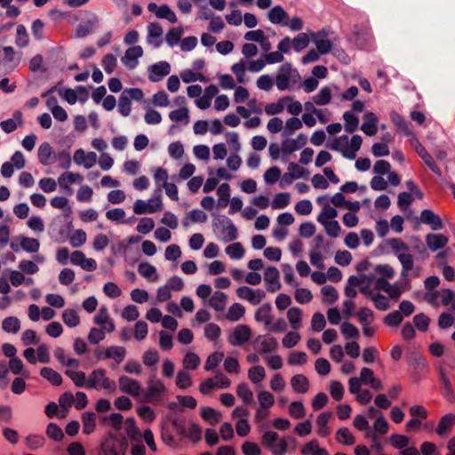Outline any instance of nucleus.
I'll list each match as a JSON object with an SVG mask.
<instances>
[{
    "mask_svg": "<svg viewBox=\"0 0 455 455\" xmlns=\"http://www.w3.org/2000/svg\"><path fill=\"white\" fill-rule=\"evenodd\" d=\"M87 388L104 390L107 393H114L116 390V383L108 377L107 371L103 368L93 370L88 376Z\"/></svg>",
    "mask_w": 455,
    "mask_h": 455,
    "instance_id": "nucleus-3",
    "label": "nucleus"
},
{
    "mask_svg": "<svg viewBox=\"0 0 455 455\" xmlns=\"http://www.w3.org/2000/svg\"><path fill=\"white\" fill-rule=\"evenodd\" d=\"M268 20L273 24L284 25L288 20V14L280 5L274 6L267 13Z\"/></svg>",
    "mask_w": 455,
    "mask_h": 455,
    "instance_id": "nucleus-42",
    "label": "nucleus"
},
{
    "mask_svg": "<svg viewBox=\"0 0 455 455\" xmlns=\"http://www.w3.org/2000/svg\"><path fill=\"white\" fill-rule=\"evenodd\" d=\"M148 10L153 12L156 18L166 20L170 23H176L178 21L176 13L168 4L157 5L156 3H149L148 4Z\"/></svg>",
    "mask_w": 455,
    "mask_h": 455,
    "instance_id": "nucleus-16",
    "label": "nucleus"
},
{
    "mask_svg": "<svg viewBox=\"0 0 455 455\" xmlns=\"http://www.w3.org/2000/svg\"><path fill=\"white\" fill-rule=\"evenodd\" d=\"M212 226L217 238L224 243L233 242L238 237L237 228L226 216H219L213 221Z\"/></svg>",
    "mask_w": 455,
    "mask_h": 455,
    "instance_id": "nucleus-4",
    "label": "nucleus"
},
{
    "mask_svg": "<svg viewBox=\"0 0 455 455\" xmlns=\"http://www.w3.org/2000/svg\"><path fill=\"white\" fill-rule=\"evenodd\" d=\"M20 245L23 251L30 253L37 252L40 248V243L37 239L28 236L20 237Z\"/></svg>",
    "mask_w": 455,
    "mask_h": 455,
    "instance_id": "nucleus-54",
    "label": "nucleus"
},
{
    "mask_svg": "<svg viewBox=\"0 0 455 455\" xmlns=\"http://www.w3.org/2000/svg\"><path fill=\"white\" fill-rule=\"evenodd\" d=\"M8 370L15 375H20L25 379L29 378V371L24 368L22 361L18 357L10 359Z\"/></svg>",
    "mask_w": 455,
    "mask_h": 455,
    "instance_id": "nucleus-58",
    "label": "nucleus"
},
{
    "mask_svg": "<svg viewBox=\"0 0 455 455\" xmlns=\"http://www.w3.org/2000/svg\"><path fill=\"white\" fill-rule=\"evenodd\" d=\"M362 142L360 135H353L350 140L348 136L341 135L329 142L327 147L331 150L339 151L345 158L353 160L361 148Z\"/></svg>",
    "mask_w": 455,
    "mask_h": 455,
    "instance_id": "nucleus-1",
    "label": "nucleus"
},
{
    "mask_svg": "<svg viewBox=\"0 0 455 455\" xmlns=\"http://www.w3.org/2000/svg\"><path fill=\"white\" fill-rule=\"evenodd\" d=\"M125 448L124 440L108 435L102 441L98 455H124Z\"/></svg>",
    "mask_w": 455,
    "mask_h": 455,
    "instance_id": "nucleus-7",
    "label": "nucleus"
},
{
    "mask_svg": "<svg viewBox=\"0 0 455 455\" xmlns=\"http://www.w3.org/2000/svg\"><path fill=\"white\" fill-rule=\"evenodd\" d=\"M255 348L261 354H269L278 349L277 339L268 334L259 335L254 341Z\"/></svg>",
    "mask_w": 455,
    "mask_h": 455,
    "instance_id": "nucleus-14",
    "label": "nucleus"
},
{
    "mask_svg": "<svg viewBox=\"0 0 455 455\" xmlns=\"http://www.w3.org/2000/svg\"><path fill=\"white\" fill-rule=\"evenodd\" d=\"M244 313L245 307L242 304L234 303L228 308L226 317L231 322H237L244 315Z\"/></svg>",
    "mask_w": 455,
    "mask_h": 455,
    "instance_id": "nucleus-63",
    "label": "nucleus"
},
{
    "mask_svg": "<svg viewBox=\"0 0 455 455\" xmlns=\"http://www.w3.org/2000/svg\"><path fill=\"white\" fill-rule=\"evenodd\" d=\"M139 274L149 282H156L159 279L156 267L148 262H141L138 266Z\"/></svg>",
    "mask_w": 455,
    "mask_h": 455,
    "instance_id": "nucleus-38",
    "label": "nucleus"
},
{
    "mask_svg": "<svg viewBox=\"0 0 455 455\" xmlns=\"http://www.w3.org/2000/svg\"><path fill=\"white\" fill-rule=\"evenodd\" d=\"M83 433L91 435L96 429L97 416L92 411H85L81 415Z\"/></svg>",
    "mask_w": 455,
    "mask_h": 455,
    "instance_id": "nucleus-37",
    "label": "nucleus"
},
{
    "mask_svg": "<svg viewBox=\"0 0 455 455\" xmlns=\"http://www.w3.org/2000/svg\"><path fill=\"white\" fill-rule=\"evenodd\" d=\"M83 180L84 178L80 173L66 172L59 176L58 184L62 190L71 193L72 189L70 185L74 183H81Z\"/></svg>",
    "mask_w": 455,
    "mask_h": 455,
    "instance_id": "nucleus-26",
    "label": "nucleus"
},
{
    "mask_svg": "<svg viewBox=\"0 0 455 455\" xmlns=\"http://www.w3.org/2000/svg\"><path fill=\"white\" fill-rule=\"evenodd\" d=\"M231 385V380L222 372H218L214 377L208 378L199 385V391L203 395H208L212 390L218 388H228Z\"/></svg>",
    "mask_w": 455,
    "mask_h": 455,
    "instance_id": "nucleus-9",
    "label": "nucleus"
},
{
    "mask_svg": "<svg viewBox=\"0 0 455 455\" xmlns=\"http://www.w3.org/2000/svg\"><path fill=\"white\" fill-rule=\"evenodd\" d=\"M410 288L409 281L405 280L404 282H396L394 284H390V288H388L387 293L389 298L392 299H398L401 294Z\"/></svg>",
    "mask_w": 455,
    "mask_h": 455,
    "instance_id": "nucleus-56",
    "label": "nucleus"
},
{
    "mask_svg": "<svg viewBox=\"0 0 455 455\" xmlns=\"http://www.w3.org/2000/svg\"><path fill=\"white\" fill-rule=\"evenodd\" d=\"M164 29L158 22H149L147 25V43L154 48H159L163 44Z\"/></svg>",
    "mask_w": 455,
    "mask_h": 455,
    "instance_id": "nucleus-13",
    "label": "nucleus"
},
{
    "mask_svg": "<svg viewBox=\"0 0 455 455\" xmlns=\"http://www.w3.org/2000/svg\"><path fill=\"white\" fill-rule=\"evenodd\" d=\"M246 66L244 64V60H240L238 62L235 63L231 67V71L235 76V79L239 84H244L248 81L246 77Z\"/></svg>",
    "mask_w": 455,
    "mask_h": 455,
    "instance_id": "nucleus-60",
    "label": "nucleus"
},
{
    "mask_svg": "<svg viewBox=\"0 0 455 455\" xmlns=\"http://www.w3.org/2000/svg\"><path fill=\"white\" fill-rule=\"evenodd\" d=\"M316 202L323 205V209L317 216V221L319 223H324L328 220H334L338 215V212L328 204L327 196H319L317 197Z\"/></svg>",
    "mask_w": 455,
    "mask_h": 455,
    "instance_id": "nucleus-23",
    "label": "nucleus"
},
{
    "mask_svg": "<svg viewBox=\"0 0 455 455\" xmlns=\"http://www.w3.org/2000/svg\"><path fill=\"white\" fill-rule=\"evenodd\" d=\"M291 386L294 392L305 394L309 389V381L305 375L296 374L291 379Z\"/></svg>",
    "mask_w": 455,
    "mask_h": 455,
    "instance_id": "nucleus-39",
    "label": "nucleus"
},
{
    "mask_svg": "<svg viewBox=\"0 0 455 455\" xmlns=\"http://www.w3.org/2000/svg\"><path fill=\"white\" fill-rule=\"evenodd\" d=\"M93 323L100 326V328L105 329L108 333L113 332L116 329V325L106 307L100 308L98 314L93 317Z\"/></svg>",
    "mask_w": 455,
    "mask_h": 455,
    "instance_id": "nucleus-22",
    "label": "nucleus"
},
{
    "mask_svg": "<svg viewBox=\"0 0 455 455\" xmlns=\"http://www.w3.org/2000/svg\"><path fill=\"white\" fill-rule=\"evenodd\" d=\"M23 123L22 113L19 110L15 111L12 115V118L4 120L0 123L2 130L6 133L14 132L19 125Z\"/></svg>",
    "mask_w": 455,
    "mask_h": 455,
    "instance_id": "nucleus-36",
    "label": "nucleus"
},
{
    "mask_svg": "<svg viewBox=\"0 0 455 455\" xmlns=\"http://www.w3.org/2000/svg\"><path fill=\"white\" fill-rule=\"evenodd\" d=\"M118 386L121 392L133 397H139L143 393L140 383L128 376L122 375L118 379Z\"/></svg>",
    "mask_w": 455,
    "mask_h": 455,
    "instance_id": "nucleus-12",
    "label": "nucleus"
},
{
    "mask_svg": "<svg viewBox=\"0 0 455 455\" xmlns=\"http://www.w3.org/2000/svg\"><path fill=\"white\" fill-rule=\"evenodd\" d=\"M378 118L372 112H367L363 116V123L361 130L368 136H373L378 132Z\"/></svg>",
    "mask_w": 455,
    "mask_h": 455,
    "instance_id": "nucleus-32",
    "label": "nucleus"
},
{
    "mask_svg": "<svg viewBox=\"0 0 455 455\" xmlns=\"http://www.w3.org/2000/svg\"><path fill=\"white\" fill-rule=\"evenodd\" d=\"M420 220L422 223L429 225L433 230H439L443 227L441 218L431 210H423L420 214Z\"/></svg>",
    "mask_w": 455,
    "mask_h": 455,
    "instance_id": "nucleus-31",
    "label": "nucleus"
},
{
    "mask_svg": "<svg viewBox=\"0 0 455 455\" xmlns=\"http://www.w3.org/2000/svg\"><path fill=\"white\" fill-rule=\"evenodd\" d=\"M225 252L230 259L237 260L244 257L245 250L240 242H235L228 245Z\"/></svg>",
    "mask_w": 455,
    "mask_h": 455,
    "instance_id": "nucleus-53",
    "label": "nucleus"
},
{
    "mask_svg": "<svg viewBox=\"0 0 455 455\" xmlns=\"http://www.w3.org/2000/svg\"><path fill=\"white\" fill-rule=\"evenodd\" d=\"M207 220V215L202 210H192L188 212L184 218L182 224L184 227H188L192 223H204Z\"/></svg>",
    "mask_w": 455,
    "mask_h": 455,
    "instance_id": "nucleus-45",
    "label": "nucleus"
},
{
    "mask_svg": "<svg viewBox=\"0 0 455 455\" xmlns=\"http://www.w3.org/2000/svg\"><path fill=\"white\" fill-rule=\"evenodd\" d=\"M345 131L348 133L355 132L359 125V118L351 111L343 115Z\"/></svg>",
    "mask_w": 455,
    "mask_h": 455,
    "instance_id": "nucleus-57",
    "label": "nucleus"
},
{
    "mask_svg": "<svg viewBox=\"0 0 455 455\" xmlns=\"http://www.w3.org/2000/svg\"><path fill=\"white\" fill-rule=\"evenodd\" d=\"M287 318L293 330H299L301 327L302 311L299 307H292L289 308Z\"/></svg>",
    "mask_w": 455,
    "mask_h": 455,
    "instance_id": "nucleus-50",
    "label": "nucleus"
},
{
    "mask_svg": "<svg viewBox=\"0 0 455 455\" xmlns=\"http://www.w3.org/2000/svg\"><path fill=\"white\" fill-rule=\"evenodd\" d=\"M287 100H290V96L280 98L277 101L267 104L264 111L268 116H275L280 114L285 108Z\"/></svg>",
    "mask_w": 455,
    "mask_h": 455,
    "instance_id": "nucleus-46",
    "label": "nucleus"
},
{
    "mask_svg": "<svg viewBox=\"0 0 455 455\" xmlns=\"http://www.w3.org/2000/svg\"><path fill=\"white\" fill-rule=\"evenodd\" d=\"M93 323L100 326V328L105 329L108 333L113 332L116 329V325L106 307L100 308L98 314L93 317Z\"/></svg>",
    "mask_w": 455,
    "mask_h": 455,
    "instance_id": "nucleus-21",
    "label": "nucleus"
},
{
    "mask_svg": "<svg viewBox=\"0 0 455 455\" xmlns=\"http://www.w3.org/2000/svg\"><path fill=\"white\" fill-rule=\"evenodd\" d=\"M201 363V359L197 354L195 352H188L185 354L183 360H182V365L184 370L187 371H195L196 370Z\"/></svg>",
    "mask_w": 455,
    "mask_h": 455,
    "instance_id": "nucleus-49",
    "label": "nucleus"
},
{
    "mask_svg": "<svg viewBox=\"0 0 455 455\" xmlns=\"http://www.w3.org/2000/svg\"><path fill=\"white\" fill-rule=\"evenodd\" d=\"M61 318L64 323L69 328H75L80 324V316L75 309H65L62 312Z\"/></svg>",
    "mask_w": 455,
    "mask_h": 455,
    "instance_id": "nucleus-51",
    "label": "nucleus"
},
{
    "mask_svg": "<svg viewBox=\"0 0 455 455\" xmlns=\"http://www.w3.org/2000/svg\"><path fill=\"white\" fill-rule=\"evenodd\" d=\"M65 373L71 379L76 387L87 388L88 378H86L84 372L72 369H67Z\"/></svg>",
    "mask_w": 455,
    "mask_h": 455,
    "instance_id": "nucleus-52",
    "label": "nucleus"
},
{
    "mask_svg": "<svg viewBox=\"0 0 455 455\" xmlns=\"http://www.w3.org/2000/svg\"><path fill=\"white\" fill-rule=\"evenodd\" d=\"M387 245L395 253L402 265L401 276L403 279H407L414 267L411 254L405 253V251L409 249L408 245L400 238H391L387 240Z\"/></svg>",
    "mask_w": 455,
    "mask_h": 455,
    "instance_id": "nucleus-2",
    "label": "nucleus"
},
{
    "mask_svg": "<svg viewBox=\"0 0 455 455\" xmlns=\"http://www.w3.org/2000/svg\"><path fill=\"white\" fill-rule=\"evenodd\" d=\"M201 417L212 426L217 425L222 419L220 411L208 406L201 408Z\"/></svg>",
    "mask_w": 455,
    "mask_h": 455,
    "instance_id": "nucleus-43",
    "label": "nucleus"
},
{
    "mask_svg": "<svg viewBox=\"0 0 455 455\" xmlns=\"http://www.w3.org/2000/svg\"><path fill=\"white\" fill-rule=\"evenodd\" d=\"M2 329L7 333L16 334L20 329V321L16 316L5 317L2 322Z\"/></svg>",
    "mask_w": 455,
    "mask_h": 455,
    "instance_id": "nucleus-59",
    "label": "nucleus"
},
{
    "mask_svg": "<svg viewBox=\"0 0 455 455\" xmlns=\"http://www.w3.org/2000/svg\"><path fill=\"white\" fill-rule=\"evenodd\" d=\"M53 151L49 142H43L38 147L37 157L41 164L46 166L50 165V155Z\"/></svg>",
    "mask_w": 455,
    "mask_h": 455,
    "instance_id": "nucleus-55",
    "label": "nucleus"
},
{
    "mask_svg": "<svg viewBox=\"0 0 455 455\" xmlns=\"http://www.w3.org/2000/svg\"><path fill=\"white\" fill-rule=\"evenodd\" d=\"M73 160L77 165H83L85 169H90L97 162V154L92 151L85 152L79 148L75 151Z\"/></svg>",
    "mask_w": 455,
    "mask_h": 455,
    "instance_id": "nucleus-20",
    "label": "nucleus"
},
{
    "mask_svg": "<svg viewBox=\"0 0 455 455\" xmlns=\"http://www.w3.org/2000/svg\"><path fill=\"white\" fill-rule=\"evenodd\" d=\"M307 136L300 133L295 139L284 140L282 143V152L286 154H291L307 143Z\"/></svg>",
    "mask_w": 455,
    "mask_h": 455,
    "instance_id": "nucleus-27",
    "label": "nucleus"
},
{
    "mask_svg": "<svg viewBox=\"0 0 455 455\" xmlns=\"http://www.w3.org/2000/svg\"><path fill=\"white\" fill-rule=\"evenodd\" d=\"M251 336V331L245 324L237 325L228 337V342L233 346H239L247 342Z\"/></svg>",
    "mask_w": 455,
    "mask_h": 455,
    "instance_id": "nucleus-19",
    "label": "nucleus"
},
{
    "mask_svg": "<svg viewBox=\"0 0 455 455\" xmlns=\"http://www.w3.org/2000/svg\"><path fill=\"white\" fill-rule=\"evenodd\" d=\"M236 295L241 299L246 300L251 305H259L266 298V292L264 290L252 289L248 286H241L237 288Z\"/></svg>",
    "mask_w": 455,
    "mask_h": 455,
    "instance_id": "nucleus-11",
    "label": "nucleus"
},
{
    "mask_svg": "<svg viewBox=\"0 0 455 455\" xmlns=\"http://www.w3.org/2000/svg\"><path fill=\"white\" fill-rule=\"evenodd\" d=\"M227 295L222 291H215L209 299V305L218 312L223 311L227 305Z\"/></svg>",
    "mask_w": 455,
    "mask_h": 455,
    "instance_id": "nucleus-48",
    "label": "nucleus"
},
{
    "mask_svg": "<svg viewBox=\"0 0 455 455\" xmlns=\"http://www.w3.org/2000/svg\"><path fill=\"white\" fill-rule=\"evenodd\" d=\"M266 289L269 292H275L281 289L280 274L276 267H267L264 272Z\"/></svg>",
    "mask_w": 455,
    "mask_h": 455,
    "instance_id": "nucleus-17",
    "label": "nucleus"
},
{
    "mask_svg": "<svg viewBox=\"0 0 455 455\" xmlns=\"http://www.w3.org/2000/svg\"><path fill=\"white\" fill-rule=\"evenodd\" d=\"M108 359L114 360L117 364L121 363L126 356V349L121 346L108 347Z\"/></svg>",
    "mask_w": 455,
    "mask_h": 455,
    "instance_id": "nucleus-61",
    "label": "nucleus"
},
{
    "mask_svg": "<svg viewBox=\"0 0 455 455\" xmlns=\"http://www.w3.org/2000/svg\"><path fill=\"white\" fill-rule=\"evenodd\" d=\"M299 78V72L292 68L291 63L286 62L279 67L275 78V84L277 89L283 92L295 84Z\"/></svg>",
    "mask_w": 455,
    "mask_h": 455,
    "instance_id": "nucleus-6",
    "label": "nucleus"
},
{
    "mask_svg": "<svg viewBox=\"0 0 455 455\" xmlns=\"http://www.w3.org/2000/svg\"><path fill=\"white\" fill-rule=\"evenodd\" d=\"M302 455H329L325 448L320 446L318 440L312 439L300 448Z\"/></svg>",
    "mask_w": 455,
    "mask_h": 455,
    "instance_id": "nucleus-35",
    "label": "nucleus"
},
{
    "mask_svg": "<svg viewBox=\"0 0 455 455\" xmlns=\"http://www.w3.org/2000/svg\"><path fill=\"white\" fill-rule=\"evenodd\" d=\"M169 118L174 123H180L183 125H188L190 121L189 110L187 107H182L170 112Z\"/></svg>",
    "mask_w": 455,
    "mask_h": 455,
    "instance_id": "nucleus-47",
    "label": "nucleus"
},
{
    "mask_svg": "<svg viewBox=\"0 0 455 455\" xmlns=\"http://www.w3.org/2000/svg\"><path fill=\"white\" fill-rule=\"evenodd\" d=\"M143 55V49L140 45L131 46L121 58V61L129 70L134 69L139 65V59Z\"/></svg>",
    "mask_w": 455,
    "mask_h": 455,
    "instance_id": "nucleus-15",
    "label": "nucleus"
},
{
    "mask_svg": "<svg viewBox=\"0 0 455 455\" xmlns=\"http://www.w3.org/2000/svg\"><path fill=\"white\" fill-rule=\"evenodd\" d=\"M261 444L273 455H284L288 451V440L274 430H266L261 435Z\"/></svg>",
    "mask_w": 455,
    "mask_h": 455,
    "instance_id": "nucleus-5",
    "label": "nucleus"
},
{
    "mask_svg": "<svg viewBox=\"0 0 455 455\" xmlns=\"http://www.w3.org/2000/svg\"><path fill=\"white\" fill-rule=\"evenodd\" d=\"M166 391L165 386L162 380L155 377L148 381V387L144 393V400L148 403L160 401Z\"/></svg>",
    "mask_w": 455,
    "mask_h": 455,
    "instance_id": "nucleus-10",
    "label": "nucleus"
},
{
    "mask_svg": "<svg viewBox=\"0 0 455 455\" xmlns=\"http://www.w3.org/2000/svg\"><path fill=\"white\" fill-rule=\"evenodd\" d=\"M415 150L417 154L422 158L425 164L431 169L435 174L441 175V170L434 161L433 157L429 155L427 149L419 142L416 141Z\"/></svg>",
    "mask_w": 455,
    "mask_h": 455,
    "instance_id": "nucleus-34",
    "label": "nucleus"
},
{
    "mask_svg": "<svg viewBox=\"0 0 455 455\" xmlns=\"http://www.w3.org/2000/svg\"><path fill=\"white\" fill-rule=\"evenodd\" d=\"M311 39L315 44L317 52L320 54L328 53L332 47V43L327 39V32L324 29L317 33H311Z\"/></svg>",
    "mask_w": 455,
    "mask_h": 455,
    "instance_id": "nucleus-24",
    "label": "nucleus"
},
{
    "mask_svg": "<svg viewBox=\"0 0 455 455\" xmlns=\"http://www.w3.org/2000/svg\"><path fill=\"white\" fill-rule=\"evenodd\" d=\"M100 24V20L98 16L93 14L89 20L80 23L76 30V35L77 37H84L91 33H92Z\"/></svg>",
    "mask_w": 455,
    "mask_h": 455,
    "instance_id": "nucleus-29",
    "label": "nucleus"
},
{
    "mask_svg": "<svg viewBox=\"0 0 455 455\" xmlns=\"http://www.w3.org/2000/svg\"><path fill=\"white\" fill-rule=\"evenodd\" d=\"M271 309V305L269 303H266L260 306L255 313V320L257 322L263 323L266 329L270 325L271 321L273 320Z\"/></svg>",
    "mask_w": 455,
    "mask_h": 455,
    "instance_id": "nucleus-41",
    "label": "nucleus"
},
{
    "mask_svg": "<svg viewBox=\"0 0 455 455\" xmlns=\"http://www.w3.org/2000/svg\"><path fill=\"white\" fill-rule=\"evenodd\" d=\"M332 418V412L324 411L320 413L315 420L317 427V435L321 437H326L331 434V428L328 424Z\"/></svg>",
    "mask_w": 455,
    "mask_h": 455,
    "instance_id": "nucleus-30",
    "label": "nucleus"
},
{
    "mask_svg": "<svg viewBox=\"0 0 455 455\" xmlns=\"http://www.w3.org/2000/svg\"><path fill=\"white\" fill-rule=\"evenodd\" d=\"M40 374L43 378L47 379L52 385L60 386L62 383L61 375L50 367H44L40 371Z\"/></svg>",
    "mask_w": 455,
    "mask_h": 455,
    "instance_id": "nucleus-64",
    "label": "nucleus"
},
{
    "mask_svg": "<svg viewBox=\"0 0 455 455\" xmlns=\"http://www.w3.org/2000/svg\"><path fill=\"white\" fill-rule=\"evenodd\" d=\"M183 32L184 30L182 27L170 28L165 35V41L167 44L171 47L177 45L179 42L181 41Z\"/></svg>",
    "mask_w": 455,
    "mask_h": 455,
    "instance_id": "nucleus-62",
    "label": "nucleus"
},
{
    "mask_svg": "<svg viewBox=\"0 0 455 455\" xmlns=\"http://www.w3.org/2000/svg\"><path fill=\"white\" fill-rule=\"evenodd\" d=\"M78 94H84V97L79 99L83 102L88 98L87 91L82 85L76 86V89L67 88L60 92V97L70 105H74L77 101Z\"/></svg>",
    "mask_w": 455,
    "mask_h": 455,
    "instance_id": "nucleus-25",
    "label": "nucleus"
},
{
    "mask_svg": "<svg viewBox=\"0 0 455 455\" xmlns=\"http://www.w3.org/2000/svg\"><path fill=\"white\" fill-rule=\"evenodd\" d=\"M438 374L443 386V397L449 402H453L455 400V395L453 394L451 383L449 379V377L448 375H446V369L443 364H441L438 367Z\"/></svg>",
    "mask_w": 455,
    "mask_h": 455,
    "instance_id": "nucleus-28",
    "label": "nucleus"
},
{
    "mask_svg": "<svg viewBox=\"0 0 455 455\" xmlns=\"http://www.w3.org/2000/svg\"><path fill=\"white\" fill-rule=\"evenodd\" d=\"M154 180L156 183V188L154 191V194L162 196V189L163 188L167 185L169 182H167L168 180V172L165 169L162 167L156 168L154 173Z\"/></svg>",
    "mask_w": 455,
    "mask_h": 455,
    "instance_id": "nucleus-40",
    "label": "nucleus"
},
{
    "mask_svg": "<svg viewBox=\"0 0 455 455\" xmlns=\"http://www.w3.org/2000/svg\"><path fill=\"white\" fill-rule=\"evenodd\" d=\"M171 72V66L167 61H159L148 68V79L151 82H159Z\"/></svg>",
    "mask_w": 455,
    "mask_h": 455,
    "instance_id": "nucleus-18",
    "label": "nucleus"
},
{
    "mask_svg": "<svg viewBox=\"0 0 455 455\" xmlns=\"http://www.w3.org/2000/svg\"><path fill=\"white\" fill-rule=\"evenodd\" d=\"M455 425V414L449 413L441 418L436 427V433L439 435H443L450 432L451 427Z\"/></svg>",
    "mask_w": 455,
    "mask_h": 455,
    "instance_id": "nucleus-44",
    "label": "nucleus"
},
{
    "mask_svg": "<svg viewBox=\"0 0 455 455\" xmlns=\"http://www.w3.org/2000/svg\"><path fill=\"white\" fill-rule=\"evenodd\" d=\"M426 243L427 247L435 251L446 246L448 237L443 234H427L426 235Z\"/></svg>",
    "mask_w": 455,
    "mask_h": 455,
    "instance_id": "nucleus-33",
    "label": "nucleus"
},
{
    "mask_svg": "<svg viewBox=\"0 0 455 455\" xmlns=\"http://www.w3.org/2000/svg\"><path fill=\"white\" fill-rule=\"evenodd\" d=\"M163 209L162 196L153 195L148 201L138 199L133 204V212L138 215L152 214Z\"/></svg>",
    "mask_w": 455,
    "mask_h": 455,
    "instance_id": "nucleus-8",
    "label": "nucleus"
}]
</instances>
